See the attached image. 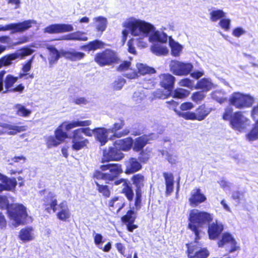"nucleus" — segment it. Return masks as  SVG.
I'll use <instances>...</instances> for the list:
<instances>
[{"label": "nucleus", "instance_id": "obj_1", "mask_svg": "<svg viewBox=\"0 0 258 258\" xmlns=\"http://www.w3.org/2000/svg\"><path fill=\"white\" fill-rule=\"evenodd\" d=\"M122 27L125 28L122 32V41L126 40L130 33L132 36L138 37L140 39L138 45L143 48L148 46L147 42L142 41L144 38H148V41L152 43H165L170 37L163 30H157L152 24L134 17L127 19L122 23Z\"/></svg>", "mask_w": 258, "mask_h": 258}, {"label": "nucleus", "instance_id": "obj_2", "mask_svg": "<svg viewBox=\"0 0 258 258\" xmlns=\"http://www.w3.org/2000/svg\"><path fill=\"white\" fill-rule=\"evenodd\" d=\"M213 219V215L209 213L195 209L190 211L188 227L195 233L197 239H200L201 230L199 229L206 227Z\"/></svg>", "mask_w": 258, "mask_h": 258}, {"label": "nucleus", "instance_id": "obj_3", "mask_svg": "<svg viewBox=\"0 0 258 258\" xmlns=\"http://www.w3.org/2000/svg\"><path fill=\"white\" fill-rule=\"evenodd\" d=\"M0 208L8 209L9 218L11 220L15 222L16 225L23 223L28 215L26 208L23 205L16 204L9 207V202L7 198L1 196H0Z\"/></svg>", "mask_w": 258, "mask_h": 258}, {"label": "nucleus", "instance_id": "obj_4", "mask_svg": "<svg viewBox=\"0 0 258 258\" xmlns=\"http://www.w3.org/2000/svg\"><path fill=\"white\" fill-rule=\"evenodd\" d=\"M100 170H95L93 177L97 179L106 181L113 180L122 172L121 166L119 164H107L100 166Z\"/></svg>", "mask_w": 258, "mask_h": 258}, {"label": "nucleus", "instance_id": "obj_5", "mask_svg": "<svg viewBox=\"0 0 258 258\" xmlns=\"http://www.w3.org/2000/svg\"><path fill=\"white\" fill-rule=\"evenodd\" d=\"M229 103L239 109L251 107L254 102L253 97L249 94L234 92L229 99Z\"/></svg>", "mask_w": 258, "mask_h": 258}, {"label": "nucleus", "instance_id": "obj_6", "mask_svg": "<svg viewBox=\"0 0 258 258\" xmlns=\"http://www.w3.org/2000/svg\"><path fill=\"white\" fill-rule=\"evenodd\" d=\"M230 123L233 129L242 132H244L250 126V120L242 112L237 111L232 114Z\"/></svg>", "mask_w": 258, "mask_h": 258}, {"label": "nucleus", "instance_id": "obj_7", "mask_svg": "<svg viewBox=\"0 0 258 258\" xmlns=\"http://www.w3.org/2000/svg\"><path fill=\"white\" fill-rule=\"evenodd\" d=\"M34 20H26L17 23H11L5 26L0 25V31L12 30L13 33H22L30 28L32 25L36 24Z\"/></svg>", "mask_w": 258, "mask_h": 258}, {"label": "nucleus", "instance_id": "obj_8", "mask_svg": "<svg viewBox=\"0 0 258 258\" xmlns=\"http://www.w3.org/2000/svg\"><path fill=\"white\" fill-rule=\"evenodd\" d=\"M170 71L176 76H186L189 74L193 69L190 63L172 60L169 64Z\"/></svg>", "mask_w": 258, "mask_h": 258}, {"label": "nucleus", "instance_id": "obj_9", "mask_svg": "<svg viewBox=\"0 0 258 258\" xmlns=\"http://www.w3.org/2000/svg\"><path fill=\"white\" fill-rule=\"evenodd\" d=\"M5 71L0 72V93H7L11 92L14 87V84L17 82L19 77H14L9 74L4 79Z\"/></svg>", "mask_w": 258, "mask_h": 258}, {"label": "nucleus", "instance_id": "obj_10", "mask_svg": "<svg viewBox=\"0 0 258 258\" xmlns=\"http://www.w3.org/2000/svg\"><path fill=\"white\" fill-rule=\"evenodd\" d=\"M33 52L34 50L30 48H24L15 53L6 55L1 59L4 66L7 67L12 64L13 61L17 59H22L24 57L30 55Z\"/></svg>", "mask_w": 258, "mask_h": 258}, {"label": "nucleus", "instance_id": "obj_11", "mask_svg": "<svg viewBox=\"0 0 258 258\" xmlns=\"http://www.w3.org/2000/svg\"><path fill=\"white\" fill-rule=\"evenodd\" d=\"M198 240L196 238L195 242L188 246V256L190 258H207L209 254V251L206 248H202Z\"/></svg>", "mask_w": 258, "mask_h": 258}, {"label": "nucleus", "instance_id": "obj_12", "mask_svg": "<svg viewBox=\"0 0 258 258\" xmlns=\"http://www.w3.org/2000/svg\"><path fill=\"white\" fill-rule=\"evenodd\" d=\"M116 59L115 52L109 49L96 54L95 58V61L101 66L109 65L114 62Z\"/></svg>", "mask_w": 258, "mask_h": 258}, {"label": "nucleus", "instance_id": "obj_13", "mask_svg": "<svg viewBox=\"0 0 258 258\" xmlns=\"http://www.w3.org/2000/svg\"><path fill=\"white\" fill-rule=\"evenodd\" d=\"M123 157V154L118 149V147H110L103 151L101 162H108L110 161H119Z\"/></svg>", "mask_w": 258, "mask_h": 258}, {"label": "nucleus", "instance_id": "obj_14", "mask_svg": "<svg viewBox=\"0 0 258 258\" xmlns=\"http://www.w3.org/2000/svg\"><path fill=\"white\" fill-rule=\"evenodd\" d=\"M219 247H225L229 252H233L239 249L237 245V242L233 236L228 233H224L222 236L221 239L218 241Z\"/></svg>", "mask_w": 258, "mask_h": 258}, {"label": "nucleus", "instance_id": "obj_15", "mask_svg": "<svg viewBox=\"0 0 258 258\" xmlns=\"http://www.w3.org/2000/svg\"><path fill=\"white\" fill-rule=\"evenodd\" d=\"M72 148L76 151H79L87 146L89 143L88 140L85 139L83 135H81L76 130L72 133Z\"/></svg>", "mask_w": 258, "mask_h": 258}, {"label": "nucleus", "instance_id": "obj_16", "mask_svg": "<svg viewBox=\"0 0 258 258\" xmlns=\"http://www.w3.org/2000/svg\"><path fill=\"white\" fill-rule=\"evenodd\" d=\"M74 30L73 26L70 24H56L51 25L44 29V32L48 33H59L71 32Z\"/></svg>", "mask_w": 258, "mask_h": 258}, {"label": "nucleus", "instance_id": "obj_17", "mask_svg": "<svg viewBox=\"0 0 258 258\" xmlns=\"http://www.w3.org/2000/svg\"><path fill=\"white\" fill-rule=\"evenodd\" d=\"M0 126L3 128V130H0V135L7 133L9 135H15L27 130L26 126H18L14 124L1 123Z\"/></svg>", "mask_w": 258, "mask_h": 258}, {"label": "nucleus", "instance_id": "obj_18", "mask_svg": "<svg viewBox=\"0 0 258 258\" xmlns=\"http://www.w3.org/2000/svg\"><path fill=\"white\" fill-rule=\"evenodd\" d=\"M251 116L256 122L252 130L247 135L249 141H254L258 139V104L254 106L251 111Z\"/></svg>", "mask_w": 258, "mask_h": 258}, {"label": "nucleus", "instance_id": "obj_19", "mask_svg": "<svg viewBox=\"0 0 258 258\" xmlns=\"http://www.w3.org/2000/svg\"><path fill=\"white\" fill-rule=\"evenodd\" d=\"M208 224V234L210 239H216L221 234L223 230V225L218 220Z\"/></svg>", "mask_w": 258, "mask_h": 258}, {"label": "nucleus", "instance_id": "obj_20", "mask_svg": "<svg viewBox=\"0 0 258 258\" xmlns=\"http://www.w3.org/2000/svg\"><path fill=\"white\" fill-rule=\"evenodd\" d=\"M44 205L46 210L49 211L52 209L54 212L57 210V201L56 196L53 192H49L43 199Z\"/></svg>", "mask_w": 258, "mask_h": 258}, {"label": "nucleus", "instance_id": "obj_21", "mask_svg": "<svg viewBox=\"0 0 258 258\" xmlns=\"http://www.w3.org/2000/svg\"><path fill=\"white\" fill-rule=\"evenodd\" d=\"M206 196L201 193L200 188H195L191 192L189 202L192 207H196L206 200Z\"/></svg>", "mask_w": 258, "mask_h": 258}, {"label": "nucleus", "instance_id": "obj_22", "mask_svg": "<svg viewBox=\"0 0 258 258\" xmlns=\"http://www.w3.org/2000/svg\"><path fill=\"white\" fill-rule=\"evenodd\" d=\"M0 192L3 190H11L14 189L17 181L15 178H8L7 176L0 173Z\"/></svg>", "mask_w": 258, "mask_h": 258}, {"label": "nucleus", "instance_id": "obj_23", "mask_svg": "<svg viewBox=\"0 0 258 258\" xmlns=\"http://www.w3.org/2000/svg\"><path fill=\"white\" fill-rule=\"evenodd\" d=\"M161 86L170 91L173 88L175 78L169 74H161L159 76Z\"/></svg>", "mask_w": 258, "mask_h": 258}, {"label": "nucleus", "instance_id": "obj_24", "mask_svg": "<svg viewBox=\"0 0 258 258\" xmlns=\"http://www.w3.org/2000/svg\"><path fill=\"white\" fill-rule=\"evenodd\" d=\"M57 217L60 220L66 221L70 218L71 213L66 201H62L58 205Z\"/></svg>", "mask_w": 258, "mask_h": 258}, {"label": "nucleus", "instance_id": "obj_25", "mask_svg": "<svg viewBox=\"0 0 258 258\" xmlns=\"http://www.w3.org/2000/svg\"><path fill=\"white\" fill-rule=\"evenodd\" d=\"M92 121L90 120H73L71 121H64L61 124V126L66 131H69L73 128L80 126H88L91 124Z\"/></svg>", "mask_w": 258, "mask_h": 258}, {"label": "nucleus", "instance_id": "obj_26", "mask_svg": "<svg viewBox=\"0 0 258 258\" xmlns=\"http://www.w3.org/2000/svg\"><path fill=\"white\" fill-rule=\"evenodd\" d=\"M115 185H120L122 187V192L125 194L126 197L129 201L133 199L134 194L132 187L128 185V181L126 179H120L115 181Z\"/></svg>", "mask_w": 258, "mask_h": 258}, {"label": "nucleus", "instance_id": "obj_27", "mask_svg": "<svg viewBox=\"0 0 258 258\" xmlns=\"http://www.w3.org/2000/svg\"><path fill=\"white\" fill-rule=\"evenodd\" d=\"M124 125V121L122 119H119L113 124V126L111 128H109L110 132L113 134V137L120 138L123 136H125L129 133L130 131L128 129H125L121 132L116 133L117 131L121 129Z\"/></svg>", "mask_w": 258, "mask_h": 258}, {"label": "nucleus", "instance_id": "obj_28", "mask_svg": "<svg viewBox=\"0 0 258 258\" xmlns=\"http://www.w3.org/2000/svg\"><path fill=\"white\" fill-rule=\"evenodd\" d=\"M125 173H133L140 170L142 168L141 163L135 158H131L125 162Z\"/></svg>", "mask_w": 258, "mask_h": 258}, {"label": "nucleus", "instance_id": "obj_29", "mask_svg": "<svg viewBox=\"0 0 258 258\" xmlns=\"http://www.w3.org/2000/svg\"><path fill=\"white\" fill-rule=\"evenodd\" d=\"M109 132V129L107 130L104 127L95 128V135L102 146L105 145L108 141Z\"/></svg>", "mask_w": 258, "mask_h": 258}, {"label": "nucleus", "instance_id": "obj_30", "mask_svg": "<svg viewBox=\"0 0 258 258\" xmlns=\"http://www.w3.org/2000/svg\"><path fill=\"white\" fill-rule=\"evenodd\" d=\"M61 56L71 61H77L81 59L85 56V54L81 52H78L74 50H61Z\"/></svg>", "mask_w": 258, "mask_h": 258}, {"label": "nucleus", "instance_id": "obj_31", "mask_svg": "<svg viewBox=\"0 0 258 258\" xmlns=\"http://www.w3.org/2000/svg\"><path fill=\"white\" fill-rule=\"evenodd\" d=\"M114 146L118 147L120 150L127 151L133 146V140L131 138H127L123 140H118L115 142Z\"/></svg>", "mask_w": 258, "mask_h": 258}, {"label": "nucleus", "instance_id": "obj_32", "mask_svg": "<svg viewBox=\"0 0 258 258\" xmlns=\"http://www.w3.org/2000/svg\"><path fill=\"white\" fill-rule=\"evenodd\" d=\"M149 141L147 136L144 135L136 138L133 141V149L136 152H139L143 150Z\"/></svg>", "mask_w": 258, "mask_h": 258}, {"label": "nucleus", "instance_id": "obj_33", "mask_svg": "<svg viewBox=\"0 0 258 258\" xmlns=\"http://www.w3.org/2000/svg\"><path fill=\"white\" fill-rule=\"evenodd\" d=\"M47 49L49 51V56L48 57L49 63L50 66L56 63L60 58L61 51L59 52L54 46L48 45Z\"/></svg>", "mask_w": 258, "mask_h": 258}, {"label": "nucleus", "instance_id": "obj_34", "mask_svg": "<svg viewBox=\"0 0 258 258\" xmlns=\"http://www.w3.org/2000/svg\"><path fill=\"white\" fill-rule=\"evenodd\" d=\"M19 238L23 241H29L33 240L35 235L33 228L28 227L21 229L19 233Z\"/></svg>", "mask_w": 258, "mask_h": 258}, {"label": "nucleus", "instance_id": "obj_35", "mask_svg": "<svg viewBox=\"0 0 258 258\" xmlns=\"http://www.w3.org/2000/svg\"><path fill=\"white\" fill-rule=\"evenodd\" d=\"M212 110V108L208 107L204 104L200 105L197 108L195 112L197 120L198 121L204 120L210 114Z\"/></svg>", "mask_w": 258, "mask_h": 258}, {"label": "nucleus", "instance_id": "obj_36", "mask_svg": "<svg viewBox=\"0 0 258 258\" xmlns=\"http://www.w3.org/2000/svg\"><path fill=\"white\" fill-rule=\"evenodd\" d=\"M108 206L111 211L116 210L118 213L123 207L124 202L122 198L115 197L109 201Z\"/></svg>", "mask_w": 258, "mask_h": 258}, {"label": "nucleus", "instance_id": "obj_37", "mask_svg": "<svg viewBox=\"0 0 258 258\" xmlns=\"http://www.w3.org/2000/svg\"><path fill=\"white\" fill-rule=\"evenodd\" d=\"M93 20L97 31L102 33L105 30L108 23L106 18L102 16H98L94 18Z\"/></svg>", "mask_w": 258, "mask_h": 258}, {"label": "nucleus", "instance_id": "obj_38", "mask_svg": "<svg viewBox=\"0 0 258 258\" xmlns=\"http://www.w3.org/2000/svg\"><path fill=\"white\" fill-rule=\"evenodd\" d=\"M150 49L151 51L157 55H166L169 52L167 47L161 43L153 44Z\"/></svg>", "mask_w": 258, "mask_h": 258}, {"label": "nucleus", "instance_id": "obj_39", "mask_svg": "<svg viewBox=\"0 0 258 258\" xmlns=\"http://www.w3.org/2000/svg\"><path fill=\"white\" fill-rule=\"evenodd\" d=\"M196 88L205 91H208L215 88V85L210 79L204 78L198 82Z\"/></svg>", "mask_w": 258, "mask_h": 258}, {"label": "nucleus", "instance_id": "obj_40", "mask_svg": "<svg viewBox=\"0 0 258 258\" xmlns=\"http://www.w3.org/2000/svg\"><path fill=\"white\" fill-rule=\"evenodd\" d=\"M163 176L165 180L166 194L169 195L173 189V176L171 173L164 172Z\"/></svg>", "mask_w": 258, "mask_h": 258}, {"label": "nucleus", "instance_id": "obj_41", "mask_svg": "<svg viewBox=\"0 0 258 258\" xmlns=\"http://www.w3.org/2000/svg\"><path fill=\"white\" fill-rule=\"evenodd\" d=\"M226 16V13L222 10L213 9L209 13L210 20L213 22H216L221 20Z\"/></svg>", "mask_w": 258, "mask_h": 258}, {"label": "nucleus", "instance_id": "obj_42", "mask_svg": "<svg viewBox=\"0 0 258 258\" xmlns=\"http://www.w3.org/2000/svg\"><path fill=\"white\" fill-rule=\"evenodd\" d=\"M62 39L67 40L86 41L88 40L84 33L78 31L66 35L62 37Z\"/></svg>", "mask_w": 258, "mask_h": 258}, {"label": "nucleus", "instance_id": "obj_43", "mask_svg": "<svg viewBox=\"0 0 258 258\" xmlns=\"http://www.w3.org/2000/svg\"><path fill=\"white\" fill-rule=\"evenodd\" d=\"M169 44L171 47L172 55L174 56H178L182 50V46L174 41L171 36L169 37Z\"/></svg>", "mask_w": 258, "mask_h": 258}, {"label": "nucleus", "instance_id": "obj_44", "mask_svg": "<svg viewBox=\"0 0 258 258\" xmlns=\"http://www.w3.org/2000/svg\"><path fill=\"white\" fill-rule=\"evenodd\" d=\"M136 67L138 71V74H140L142 75L154 74L156 72L154 68L150 67L146 64L143 63H137Z\"/></svg>", "mask_w": 258, "mask_h": 258}, {"label": "nucleus", "instance_id": "obj_45", "mask_svg": "<svg viewBox=\"0 0 258 258\" xmlns=\"http://www.w3.org/2000/svg\"><path fill=\"white\" fill-rule=\"evenodd\" d=\"M132 180L133 184L137 188L136 191L138 190L141 191V189L144 185L145 179L144 176L140 174H137L132 177Z\"/></svg>", "mask_w": 258, "mask_h": 258}, {"label": "nucleus", "instance_id": "obj_46", "mask_svg": "<svg viewBox=\"0 0 258 258\" xmlns=\"http://www.w3.org/2000/svg\"><path fill=\"white\" fill-rule=\"evenodd\" d=\"M226 93L222 90H216L211 93L212 98L221 104L226 101Z\"/></svg>", "mask_w": 258, "mask_h": 258}, {"label": "nucleus", "instance_id": "obj_47", "mask_svg": "<svg viewBox=\"0 0 258 258\" xmlns=\"http://www.w3.org/2000/svg\"><path fill=\"white\" fill-rule=\"evenodd\" d=\"M189 94V91L182 88H177L170 93L171 97L178 99L184 98L187 97Z\"/></svg>", "mask_w": 258, "mask_h": 258}, {"label": "nucleus", "instance_id": "obj_48", "mask_svg": "<svg viewBox=\"0 0 258 258\" xmlns=\"http://www.w3.org/2000/svg\"><path fill=\"white\" fill-rule=\"evenodd\" d=\"M15 108L17 114L20 116L25 117H28L31 113L30 110L27 109L24 105L20 104H16L15 106Z\"/></svg>", "mask_w": 258, "mask_h": 258}, {"label": "nucleus", "instance_id": "obj_49", "mask_svg": "<svg viewBox=\"0 0 258 258\" xmlns=\"http://www.w3.org/2000/svg\"><path fill=\"white\" fill-rule=\"evenodd\" d=\"M32 59L29 60L28 62H27L25 64L23 65L22 70L23 71V73H20L19 74L20 78H25L26 79H28L29 78H33V76L32 75H28L27 74H25V73H27L29 72L31 68V63H32Z\"/></svg>", "mask_w": 258, "mask_h": 258}, {"label": "nucleus", "instance_id": "obj_50", "mask_svg": "<svg viewBox=\"0 0 258 258\" xmlns=\"http://www.w3.org/2000/svg\"><path fill=\"white\" fill-rule=\"evenodd\" d=\"M103 46V43L99 40H95L90 42L88 44L84 46L85 50H95L101 48Z\"/></svg>", "mask_w": 258, "mask_h": 258}, {"label": "nucleus", "instance_id": "obj_51", "mask_svg": "<svg viewBox=\"0 0 258 258\" xmlns=\"http://www.w3.org/2000/svg\"><path fill=\"white\" fill-rule=\"evenodd\" d=\"M151 156V151L148 148L141 150L139 154V159L143 163H146Z\"/></svg>", "mask_w": 258, "mask_h": 258}, {"label": "nucleus", "instance_id": "obj_52", "mask_svg": "<svg viewBox=\"0 0 258 258\" xmlns=\"http://www.w3.org/2000/svg\"><path fill=\"white\" fill-rule=\"evenodd\" d=\"M63 128V127L60 125L55 131V137L60 143L68 138V135L66 132L62 131Z\"/></svg>", "mask_w": 258, "mask_h": 258}, {"label": "nucleus", "instance_id": "obj_53", "mask_svg": "<svg viewBox=\"0 0 258 258\" xmlns=\"http://www.w3.org/2000/svg\"><path fill=\"white\" fill-rule=\"evenodd\" d=\"M176 114L180 117H182L185 119L189 120H197V117L195 112H182L179 111L174 109Z\"/></svg>", "mask_w": 258, "mask_h": 258}, {"label": "nucleus", "instance_id": "obj_54", "mask_svg": "<svg viewBox=\"0 0 258 258\" xmlns=\"http://www.w3.org/2000/svg\"><path fill=\"white\" fill-rule=\"evenodd\" d=\"M135 215L136 214L134 211H128L126 214L122 217V220L128 223H133L136 218Z\"/></svg>", "mask_w": 258, "mask_h": 258}, {"label": "nucleus", "instance_id": "obj_55", "mask_svg": "<svg viewBox=\"0 0 258 258\" xmlns=\"http://www.w3.org/2000/svg\"><path fill=\"white\" fill-rule=\"evenodd\" d=\"M145 97L142 89L136 91L133 96V100L136 103H140Z\"/></svg>", "mask_w": 258, "mask_h": 258}, {"label": "nucleus", "instance_id": "obj_56", "mask_svg": "<svg viewBox=\"0 0 258 258\" xmlns=\"http://www.w3.org/2000/svg\"><path fill=\"white\" fill-rule=\"evenodd\" d=\"M231 20L230 19L223 18L220 20L219 25L221 28L225 31H227L230 28Z\"/></svg>", "mask_w": 258, "mask_h": 258}, {"label": "nucleus", "instance_id": "obj_57", "mask_svg": "<svg viewBox=\"0 0 258 258\" xmlns=\"http://www.w3.org/2000/svg\"><path fill=\"white\" fill-rule=\"evenodd\" d=\"M98 191L101 193L104 197H109L110 195V191L108 186L106 185H100L96 183Z\"/></svg>", "mask_w": 258, "mask_h": 258}, {"label": "nucleus", "instance_id": "obj_58", "mask_svg": "<svg viewBox=\"0 0 258 258\" xmlns=\"http://www.w3.org/2000/svg\"><path fill=\"white\" fill-rule=\"evenodd\" d=\"M125 83V79L122 78H118L113 82L112 84L113 88L114 90H119L122 88Z\"/></svg>", "mask_w": 258, "mask_h": 258}, {"label": "nucleus", "instance_id": "obj_59", "mask_svg": "<svg viewBox=\"0 0 258 258\" xmlns=\"http://www.w3.org/2000/svg\"><path fill=\"white\" fill-rule=\"evenodd\" d=\"M78 133H80L81 135L84 134L86 136L91 137L93 134L95 135V128L91 130L89 127L80 128L75 130Z\"/></svg>", "mask_w": 258, "mask_h": 258}, {"label": "nucleus", "instance_id": "obj_60", "mask_svg": "<svg viewBox=\"0 0 258 258\" xmlns=\"http://www.w3.org/2000/svg\"><path fill=\"white\" fill-rule=\"evenodd\" d=\"M206 97L205 94L203 92H197L193 93L191 99L192 101L198 103L202 101Z\"/></svg>", "mask_w": 258, "mask_h": 258}, {"label": "nucleus", "instance_id": "obj_61", "mask_svg": "<svg viewBox=\"0 0 258 258\" xmlns=\"http://www.w3.org/2000/svg\"><path fill=\"white\" fill-rule=\"evenodd\" d=\"M60 144V142L53 136H49L47 139V145L48 148L57 146Z\"/></svg>", "mask_w": 258, "mask_h": 258}, {"label": "nucleus", "instance_id": "obj_62", "mask_svg": "<svg viewBox=\"0 0 258 258\" xmlns=\"http://www.w3.org/2000/svg\"><path fill=\"white\" fill-rule=\"evenodd\" d=\"M141 191L139 190L136 192V199L135 203V207L134 209H136L137 211L139 210L141 207Z\"/></svg>", "mask_w": 258, "mask_h": 258}, {"label": "nucleus", "instance_id": "obj_63", "mask_svg": "<svg viewBox=\"0 0 258 258\" xmlns=\"http://www.w3.org/2000/svg\"><path fill=\"white\" fill-rule=\"evenodd\" d=\"M162 155L168 160V161L172 164H174L177 162V158L176 156L169 154L168 152H164V151L162 153Z\"/></svg>", "mask_w": 258, "mask_h": 258}, {"label": "nucleus", "instance_id": "obj_64", "mask_svg": "<svg viewBox=\"0 0 258 258\" xmlns=\"http://www.w3.org/2000/svg\"><path fill=\"white\" fill-rule=\"evenodd\" d=\"M123 76L130 79H135L139 77L138 73L130 68L124 73Z\"/></svg>", "mask_w": 258, "mask_h": 258}]
</instances>
